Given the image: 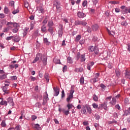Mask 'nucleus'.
I'll return each instance as SVG.
<instances>
[{
	"label": "nucleus",
	"mask_w": 130,
	"mask_h": 130,
	"mask_svg": "<svg viewBox=\"0 0 130 130\" xmlns=\"http://www.w3.org/2000/svg\"><path fill=\"white\" fill-rule=\"evenodd\" d=\"M48 21V19H47V18H45L43 21V25H46V24H47V22Z\"/></svg>",
	"instance_id": "48"
},
{
	"label": "nucleus",
	"mask_w": 130,
	"mask_h": 130,
	"mask_svg": "<svg viewBox=\"0 0 130 130\" xmlns=\"http://www.w3.org/2000/svg\"><path fill=\"white\" fill-rule=\"evenodd\" d=\"M44 78L46 81V82L48 83L49 82V75L47 73H46L45 74Z\"/></svg>",
	"instance_id": "23"
},
{
	"label": "nucleus",
	"mask_w": 130,
	"mask_h": 130,
	"mask_svg": "<svg viewBox=\"0 0 130 130\" xmlns=\"http://www.w3.org/2000/svg\"><path fill=\"white\" fill-rule=\"evenodd\" d=\"M48 100H49V99L48 98V94L47 93V92H46L44 93L42 105L44 106V105H46V103H47V101H48Z\"/></svg>",
	"instance_id": "4"
},
{
	"label": "nucleus",
	"mask_w": 130,
	"mask_h": 130,
	"mask_svg": "<svg viewBox=\"0 0 130 130\" xmlns=\"http://www.w3.org/2000/svg\"><path fill=\"white\" fill-rule=\"evenodd\" d=\"M108 34L110 35H112V36H113L115 35V33L113 31H110L109 30H108Z\"/></svg>",
	"instance_id": "46"
},
{
	"label": "nucleus",
	"mask_w": 130,
	"mask_h": 130,
	"mask_svg": "<svg viewBox=\"0 0 130 130\" xmlns=\"http://www.w3.org/2000/svg\"><path fill=\"white\" fill-rule=\"evenodd\" d=\"M87 4H88V2H87V1H84L83 3H82L83 7H85V6H87Z\"/></svg>",
	"instance_id": "64"
},
{
	"label": "nucleus",
	"mask_w": 130,
	"mask_h": 130,
	"mask_svg": "<svg viewBox=\"0 0 130 130\" xmlns=\"http://www.w3.org/2000/svg\"><path fill=\"white\" fill-rule=\"evenodd\" d=\"M39 59L42 61L44 66H46L47 64V57L45 55H43L39 53L37 54L36 58L32 61V63L37 62Z\"/></svg>",
	"instance_id": "1"
},
{
	"label": "nucleus",
	"mask_w": 130,
	"mask_h": 130,
	"mask_svg": "<svg viewBox=\"0 0 130 130\" xmlns=\"http://www.w3.org/2000/svg\"><path fill=\"white\" fill-rule=\"evenodd\" d=\"M19 12H20V11L18 9H17L16 10H14L12 12V14H13V15H16V14H18V13H19Z\"/></svg>",
	"instance_id": "41"
},
{
	"label": "nucleus",
	"mask_w": 130,
	"mask_h": 130,
	"mask_svg": "<svg viewBox=\"0 0 130 130\" xmlns=\"http://www.w3.org/2000/svg\"><path fill=\"white\" fill-rule=\"evenodd\" d=\"M75 92V90L72 89L71 90H70V95L71 96H73V94H74V92Z\"/></svg>",
	"instance_id": "59"
},
{
	"label": "nucleus",
	"mask_w": 130,
	"mask_h": 130,
	"mask_svg": "<svg viewBox=\"0 0 130 130\" xmlns=\"http://www.w3.org/2000/svg\"><path fill=\"white\" fill-rule=\"evenodd\" d=\"M81 37H82V36H81L80 35H78L75 38V41H76V42H79V41H80V39H81Z\"/></svg>",
	"instance_id": "28"
},
{
	"label": "nucleus",
	"mask_w": 130,
	"mask_h": 130,
	"mask_svg": "<svg viewBox=\"0 0 130 130\" xmlns=\"http://www.w3.org/2000/svg\"><path fill=\"white\" fill-rule=\"evenodd\" d=\"M31 125L32 126V128H34V129H36V130L41 129V127L40 126V125H39V124L38 123L35 124L34 123H32L31 124Z\"/></svg>",
	"instance_id": "7"
},
{
	"label": "nucleus",
	"mask_w": 130,
	"mask_h": 130,
	"mask_svg": "<svg viewBox=\"0 0 130 130\" xmlns=\"http://www.w3.org/2000/svg\"><path fill=\"white\" fill-rule=\"evenodd\" d=\"M91 28L93 31H96L98 30V28H99V26H98L97 24H94L91 26Z\"/></svg>",
	"instance_id": "21"
},
{
	"label": "nucleus",
	"mask_w": 130,
	"mask_h": 130,
	"mask_svg": "<svg viewBox=\"0 0 130 130\" xmlns=\"http://www.w3.org/2000/svg\"><path fill=\"white\" fill-rule=\"evenodd\" d=\"M92 99L94 100V101L97 102V101H98V96L96 95V94H94L92 96Z\"/></svg>",
	"instance_id": "36"
},
{
	"label": "nucleus",
	"mask_w": 130,
	"mask_h": 130,
	"mask_svg": "<svg viewBox=\"0 0 130 130\" xmlns=\"http://www.w3.org/2000/svg\"><path fill=\"white\" fill-rule=\"evenodd\" d=\"M17 23L16 22H8L6 24V26H8L9 29H13V27L11 26H13V27H17Z\"/></svg>",
	"instance_id": "6"
},
{
	"label": "nucleus",
	"mask_w": 130,
	"mask_h": 130,
	"mask_svg": "<svg viewBox=\"0 0 130 130\" xmlns=\"http://www.w3.org/2000/svg\"><path fill=\"white\" fill-rule=\"evenodd\" d=\"M39 13H41L42 14H44V9L42 7H39L38 9Z\"/></svg>",
	"instance_id": "30"
},
{
	"label": "nucleus",
	"mask_w": 130,
	"mask_h": 130,
	"mask_svg": "<svg viewBox=\"0 0 130 130\" xmlns=\"http://www.w3.org/2000/svg\"><path fill=\"white\" fill-rule=\"evenodd\" d=\"M105 15L107 16V17H109L110 15V12L107 11L105 13Z\"/></svg>",
	"instance_id": "57"
},
{
	"label": "nucleus",
	"mask_w": 130,
	"mask_h": 130,
	"mask_svg": "<svg viewBox=\"0 0 130 130\" xmlns=\"http://www.w3.org/2000/svg\"><path fill=\"white\" fill-rule=\"evenodd\" d=\"M86 108H87V110L88 113L89 114H91V113H92V109H91V107H87Z\"/></svg>",
	"instance_id": "43"
},
{
	"label": "nucleus",
	"mask_w": 130,
	"mask_h": 130,
	"mask_svg": "<svg viewBox=\"0 0 130 130\" xmlns=\"http://www.w3.org/2000/svg\"><path fill=\"white\" fill-rule=\"evenodd\" d=\"M15 128L16 130H20L21 129V126L20 125H17L15 126Z\"/></svg>",
	"instance_id": "60"
},
{
	"label": "nucleus",
	"mask_w": 130,
	"mask_h": 130,
	"mask_svg": "<svg viewBox=\"0 0 130 130\" xmlns=\"http://www.w3.org/2000/svg\"><path fill=\"white\" fill-rule=\"evenodd\" d=\"M127 13H129L130 14V8L128 9L127 7H126L124 10H122V14H127Z\"/></svg>",
	"instance_id": "14"
},
{
	"label": "nucleus",
	"mask_w": 130,
	"mask_h": 130,
	"mask_svg": "<svg viewBox=\"0 0 130 130\" xmlns=\"http://www.w3.org/2000/svg\"><path fill=\"white\" fill-rule=\"evenodd\" d=\"M35 119H37V116H36V115H32L31 116V120L32 121H34V120H35Z\"/></svg>",
	"instance_id": "53"
},
{
	"label": "nucleus",
	"mask_w": 130,
	"mask_h": 130,
	"mask_svg": "<svg viewBox=\"0 0 130 130\" xmlns=\"http://www.w3.org/2000/svg\"><path fill=\"white\" fill-rule=\"evenodd\" d=\"M88 51L89 52H94L95 54H98V52H99V50L98 49V47L97 46H90L88 47Z\"/></svg>",
	"instance_id": "3"
},
{
	"label": "nucleus",
	"mask_w": 130,
	"mask_h": 130,
	"mask_svg": "<svg viewBox=\"0 0 130 130\" xmlns=\"http://www.w3.org/2000/svg\"><path fill=\"white\" fill-rule=\"evenodd\" d=\"M42 32H45L46 31V25H43L41 27Z\"/></svg>",
	"instance_id": "37"
},
{
	"label": "nucleus",
	"mask_w": 130,
	"mask_h": 130,
	"mask_svg": "<svg viewBox=\"0 0 130 130\" xmlns=\"http://www.w3.org/2000/svg\"><path fill=\"white\" fill-rule=\"evenodd\" d=\"M115 74L117 77H119V76H120V72L118 70H116Z\"/></svg>",
	"instance_id": "45"
},
{
	"label": "nucleus",
	"mask_w": 130,
	"mask_h": 130,
	"mask_svg": "<svg viewBox=\"0 0 130 130\" xmlns=\"http://www.w3.org/2000/svg\"><path fill=\"white\" fill-rule=\"evenodd\" d=\"M67 107L68 109V110L70 111V109H72L73 108V107H74V105H73V104L68 103V104L67 105Z\"/></svg>",
	"instance_id": "22"
},
{
	"label": "nucleus",
	"mask_w": 130,
	"mask_h": 130,
	"mask_svg": "<svg viewBox=\"0 0 130 130\" xmlns=\"http://www.w3.org/2000/svg\"><path fill=\"white\" fill-rule=\"evenodd\" d=\"M81 25H82V26H86V25H87V22L85 21H81Z\"/></svg>",
	"instance_id": "54"
},
{
	"label": "nucleus",
	"mask_w": 130,
	"mask_h": 130,
	"mask_svg": "<svg viewBox=\"0 0 130 130\" xmlns=\"http://www.w3.org/2000/svg\"><path fill=\"white\" fill-rule=\"evenodd\" d=\"M87 31L88 33H91V32H92V29H91V27L88 26V27H87Z\"/></svg>",
	"instance_id": "61"
},
{
	"label": "nucleus",
	"mask_w": 130,
	"mask_h": 130,
	"mask_svg": "<svg viewBox=\"0 0 130 130\" xmlns=\"http://www.w3.org/2000/svg\"><path fill=\"white\" fill-rule=\"evenodd\" d=\"M111 98H112V96H109L106 99V102H107L108 101H110L111 100Z\"/></svg>",
	"instance_id": "62"
},
{
	"label": "nucleus",
	"mask_w": 130,
	"mask_h": 130,
	"mask_svg": "<svg viewBox=\"0 0 130 130\" xmlns=\"http://www.w3.org/2000/svg\"><path fill=\"white\" fill-rule=\"evenodd\" d=\"M66 94H64V90H62L61 91V98H64Z\"/></svg>",
	"instance_id": "56"
},
{
	"label": "nucleus",
	"mask_w": 130,
	"mask_h": 130,
	"mask_svg": "<svg viewBox=\"0 0 130 130\" xmlns=\"http://www.w3.org/2000/svg\"><path fill=\"white\" fill-rule=\"evenodd\" d=\"M103 107L105 110H107V102L104 103Z\"/></svg>",
	"instance_id": "42"
},
{
	"label": "nucleus",
	"mask_w": 130,
	"mask_h": 130,
	"mask_svg": "<svg viewBox=\"0 0 130 130\" xmlns=\"http://www.w3.org/2000/svg\"><path fill=\"white\" fill-rule=\"evenodd\" d=\"M12 81H16L17 80V76H13L11 77Z\"/></svg>",
	"instance_id": "55"
},
{
	"label": "nucleus",
	"mask_w": 130,
	"mask_h": 130,
	"mask_svg": "<svg viewBox=\"0 0 130 130\" xmlns=\"http://www.w3.org/2000/svg\"><path fill=\"white\" fill-rule=\"evenodd\" d=\"M5 14L0 13V18H1V19H4V18H5Z\"/></svg>",
	"instance_id": "63"
},
{
	"label": "nucleus",
	"mask_w": 130,
	"mask_h": 130,
	"mask_svg": "<svg viewBox=\"0 0 130 130\" xmlns=\"http://www.w3.org/2000/svg\"><path fill=\"white\" fill-rule=\"evenodd\" d=\"M68 62L69 63H73V58L71 57H68L67 58Z\"/></svg>",
	"instance_id": "35"
},
{
	"label": "nucleus",
	"mask_w": 130,
	"mask_h": 130,
	"mask_svg": "<svg viewBox=\"0 0 130 130\" xmlns=\"http://www.w3.org/2000/svg\"><path fill=\"white\" fill-rule=\"evenodd\" d=\"M121 25L124 27H126L127 26V22L126 21H123L121 22Z\"/></svg>",
	"instance_id": "34"
},
{
	"label": "nucleus",
	"mask_w": 130,
	"mask_h": 130,
	"mask_svg": "<svg viewBox=\"0 0 130 130\" xmlns=\"http://www.w3.org/2000/svg\"><path fill=\"white\" fill-rule=\"evenodd\" d=\"M54 90V96H58L59 94V89L58 87H53Z\"/></svg>",
	"instance_id": "8"
},
{
	"label": "nucleus",
	"mask_w": 130,
	"mask_h": 130,
	"mask_svg": "<svg viewBox=\"0 0 130 130\" xmlns=\"http://www.w3.org/2000/svg\"><path fill=\"white\" fill-rule=\"evenodd\" d=\"M130 112L129 110H126L124 111V113L123 114V116H127L128 114H129Z\"/></svg>",
	"instance_id": "33"
},
{
	"label": "nucleus",
	"mask_w": 130,
	"mask_h": 130,
	"mask_svg": "<svg viewBox=\"0 0 130 130\" xmlns=\"http://www.w3.org/2000/svg\"><path fill=\"white\" fill-rule=\"evenodd\" d=\"M84 77H81L80 79V83L81 84V85H83L84 84Z\"/></svg>",
	"instance_id": "50"
},
{
	"label": "nucleus",
	"mask_w": 130,
	"mask_h": 130,
	"mask_svg": "<svg viewBox=\"0 0 130 130\" xmlns=\"http://www.w3.org/2000/svg\"><path fill=\"white\" fill-rule=\"evenodd\" d=\"M92 107H93L95 109H97V108H98V104L96 103H93Z\"/></svg>",
	"instance_id": "51"
},
{
	"label": "nucleus",
	"mask_w": 130,
	"mask_h": 130,
	"mask_svg": "<svg viewBox=\"0 0 130 130\" xmlns=\"http://www.w3.org/2000/svg\"><path fill=\"white\" fill-rule=\"evenodd\" d=\"M0 105H4L5 106H7V105H8V102H7L6 101H4L3 99L1 98Z\"/></svg>",
	"instance_id": "11"
},
{
	"label": "nucleus",
	"mask_w": 130,
	"mask_h": 130,
	"mask_svg": "<svg viewBox=\"0 0 130 130\" xmlns=\"http://www.w3.org/2000/svg\"><path fill=\"white\" fill-rule=\"evenodd\" d=\"M9 29H11V28H10L8 27H5V28H3V32L4 33H6V32H8L9 31Z\"/></svg>",
	"instance_id": "47"
},
{
	"label": "nucleus",
	"mask_w": 130,
	"mask_h": 130,
	"mask_svg": "<svg viewBox=\"0 0 130 130\" xmlns=\"http://www.w3.org/2000/svg\"><path fill=\"white\" fill-rule=\"evenodd\" d=\"M53 6L56 8V11L57 13H60L61 12V7H60V3L58 1H54Z\"/></svg>",
	"instance_id": "2"
},
{
	"label": "nucleus",
	"mask_w": 130,
	"mask_h": 130,
	"mask_svg": "<svg viewBox=\"0 0 130 130\" xmlns=\"http://www.w3.org/2000/svg\"><path fill=\"white\" fill-rule=\"evenodd\" d=\"M77 17H78V18H84L85 17V14H84V13L82 12H80L79 11L77 13Z\"/></svg>",
	"instance_id": "13"
},
{
	"label": "nucleus",
	"mask_w": 130,
	"mask_h": 130,
	"mask_svg": "<svg viewBox=\"0 0 130 130\" xmlns=\"http://www.w3.org/2000/svg\"><path fill=\"white\" fill-rule=\"evenodd\" d=\"M28 30H29L28 27H25L24 29H23V37H25V36L27 35L28 33Z\"/></svg>",
	"instance_id": "19"
},
{
	"label": "nucleus",
	"mask_w": 130,
	"mask_h": 130,
	"mask_svg": "<svg viewBox=\"0 0 130 130\" xmlns=\"http://www.w3.org/2000/svg\"><path fill=\"white\" fill-rule=\"evenodd\" d=\"M62 112L65 114V115H69L70 114V111L67 110L66 111V109H62Z\"/></svg>",
	"instance_id": "25"
},
{
	"label": "nucleus",
	"mask_w": 130,
	"mask_h": 130,
	"mask_svg": "<svg viewBox=\"0 0 130 130\" xmlns=\"http://www.w3.org/2000/svg\"><path fill=\"white\" fill-rule=\"evenodd\" d=\"M53 61L54 63H56V64L59 63V64H60V63H61L60 62V60H59V59H57L56 58H54L53 59Z\"/></svg>",
	"instance_id": "26"
},
{
	"label": "nucleus",
	"mask_w": 130,
	"mask_h": 130,
	"mask_svg": "<svg viewBox=\"0 0 130 130\" xmlns=\"http://www.w3.org/2000/svg\"><path fill=\"white\" fill-rule=\"evenodd\" d=\"M74 98L73 95H71L69 94V95L67 98L66 101L68 102V103H70V102H72V99Z\"/></svg>",
	"instance_id": "18"
},
{
	"label": "nucleus",
	"mask_w": 130,
	"mask_h": 130,
	"mask_svg": "<svg viewBox=\"0 0 130 130\" xmlns=\"http://www.w3.org/2000/svg\"><path fill=\"white\" fill-rule=\"evenodd\" d=\"M1 125L2 127H6V126H7V123H6V120H2Z\"/></svg>",
	"instance_id": "29"
},
{
	"label": "nucleus",
	"mask_w": 130,
	"mask_h": 130,
	"mask_svg": "<svg viewBox=\"0 0 130 130\" xmlns=\"http://www.w3.org/2000/svg\"><path fill=\"white\" fill-rule=\"evenodd\" d=\"M100 74L96 73L94 76V78H92L91 80L93 81V83H96L98 81V78H99Z\"/></svg>",
	"instance_id": "9"
},
{
	"label": "nucleus",
	"mask_w": 130,
	"mask_h": 130,
	"mask_svg": "<svg viewBox=\"0 0 130 130\" xmlns=\"http://www.w3.org/2000/svg\"><path fill=\"white\" fill-rule=\"evenodd\" d=\"M86 60V56L85 55H81V61H85Z\"/></svg>",
	"instance_id": "40"
},
{
	"label": "nucleus",
	"mask_w": 130,
	"mask_h": 130,
	"mask_svg": "<svg viewBox=\"0 0 130 130\" xmlns=\"http://www.w3.org/2000/svg\"><path fill=\"white\" fill-rule=\"evenodd\" d=\"M109 104L111 105H115V104H116V99H115V98H113L112 100L110 102Z\"/></svg>",
	"instance_id": "20"
},
{
	"label": "nucleus",
	"mask_w": 130,
	"mask_h": 130,
	"mask_svg": "<svg viewBox=\"0 0 130 130\" xmlns=\"http://www.w3.org/2000/svg\"><path fill=\"white\" fill-rule=\"evenodd\" d=\"M95 118L96 120H99L100 119V116L98 114H95Z\"/></svg>",
	"instance_id": "58"
},
{
	"label": "nucleus",
	"mask_w": 130,
	"mask_h": 130,
	"mask_svg": "<svg viewBox=\"0 0 130 130\" xmlns=\"http://www.w3.org/2000/svg\"><path fill=\"white\" fill-rule=\"evenodd\" d=\"M83 69L82 68H76L75 70V72H76V73H79H79H83Z\"/></svg>",
	"instance_id": "27"
},
{
	"label": "nucleus",
	"mask_w": 130,
	"mask_h": 130,
	"mask_svg": "<svg viewBox=\"0 0 130 130\" xmlns=\"http://www.w3.org/2000/svg\"><path fill=\"white\" fill-rule=\"evenodd\" d=\"M14 28H12V30L13 33H18V31H19V29L18 27H19V24L17 23L16 26H13Z\"/></svg>",
	"instance_id": "12"
},
{
	"label": "nucleus",
	"mask_w": 130,
	"mask_h": 130,
	"mask_svg": "<svg viewBox=\"0 0 130 130\" xmlns=\"http://www.w3.org/2000/svg\"><path fill=\"white\" fill-rule=\"evenodd\" d=\"M59 37H61L62 36L63 32H62V25H61V28L58 31Z\"/></svg>",
	"instance_id": "17"
},
{
	"label": "nucleus",
	"mask_w": 130,
	"mask_h": 130,
	"mask_svg": "<svg viewBox=\"0 0 130 130\" xmlns=\"http://www.w3.org/2000/svg\"><path fill=\"white\" fill-rule=\"evenodd\" d=\"M41 103H36L35 104V107H37L38 108H41Z\"/></svg>",
	"instance_id": "38"
},
{
	"label": "nucleus",
	"mask_w": 130,
	"mask_h": 130,
	"mask_svg": "<svg viewBox=\"0 0 130 130\" xmlns=\"http://www.w3.org/2000/svg\"><path fill=\"white\" fill-rule=\"evenodd\" d=\"M111 54V53L110 52V51H105L103 53V55L104 58H105V59H109V58H110Z\"/></svg>",
	"instance_id": "5"
},
{
	"label": "nucleus",
	"mask_w": 130,
	"mask_h": 130,
	"mask_svg": "<svg viewBox=\"0 0 130 130\" xmlns=\"http://www.w3.org/2000/svg\"><path fill=\"white\" fill-rule=\"evenodd\" d=\"M48 31L51 34H53V28L52 27H49Z\"/></svg>",
	"instance_id": "44"
},
{
	"label": "nucleus",
	"mask_w": 130,
	"mask_h": 130,
	"mask_svg": "<svg viewBox=\"0 0 130 130\" xmlns=\"http://www.w3.org/2000/svg\"><path fill=\"white\" fill-rule=\"evenodd\" d=\"M4 13L8 15L9 14V8L7 7H5L4 8Z\"/></svg>",
	"instance_id": "39"
},
{
	"label": "nucleus",
	"mask_w": 130,
	"mask_h": 130,
	"mask_svg": "<svg viewBox=\"0 0 130 130\" xmlns=\"http://www.w3.org/2000/svg\"><path fill=\"white\" fill-rule=\"evenodd\" d=\"M81 21L76 20L75 22V25H76V26H78V25H81Z\"/></svg>",
	"instance_id": "49"
},
{
	"label": "nucleus",
	"mask_w": 130,
	"mask_h": 130,
	"mask_svg": "<svg viewBox=\"0 0 130 130\" xmlns=\"http://www.w3.org/2000/svg\"><path fill=\"white\" fill-rule=\"evenodd\" d=\"M14 40L16 42H19L21 40V38L19 36H15L14 37Z\"/></svg>",
	"instance_id": "24"
},
{
	"label": "nucleus",
	"mask_w": 130,
	"mask_h": 130,
	"mask_svg": "<svg viewBox=\"0 0 130 130\" xmlns=\"http://www.w3.org/2000/svg\"><path fill=\"white\" fill-rule=\"evenodd\" d=\"M2 90L3 92H4V95L5 94H9V90L8 89V87L7 86H4L2 87Z\"/></svg>",
	"instance_id": "16"
},
{
	"label": "nucleus",
	"mask_w": 130,
	"mask_h": 130,
	"mask_svg": "<svg viewBox=\"0 0 130 130\" xmlns=\"http://www.w3.org/2000/svg\"><path fill=\"white\" fill-rule=\"evenodd\" d=\"M93 66H94V62H93V61L89 62L87 64V70H88V71H90L91 67H93Z\"/></svg>",
	"instance_id": "15"
},
{
	"label": "nucleus",
	"mask_w": 130,
	"mask_h": 130,
	"mask_svg": "<svg viewBox=\"0 0 130 130\" xmlns=\"http://www.w3.org/2000/svg\"><path fill=\"white\" fill-rule=\"evenodd\" d=\"M7 78V76L6 75H3L2 76H0V79L1 80H4V79H6Z\"/></svg>",
	"instance_id": "52"
},
{
	"label": "nucleus",
	"mask_w": 130,
	"mask_h": 130,
	"mask_svg": "<svg viewBox=\"0 0 130 130\" xmlns=\"http://www.w3.org/2000/svg\"><path fill=\"white\" fill-rule=\"evenodd\" d=\"M9 103L10 105H12V106H14V101L13 100V98H9L7 99V103Z\"/></svg>",
	"instance_id": "10"
},
{
	"label": "nucleus",
	"mask_w": 130,
	"mask_h": 130,
	"mask_svg": "<svg viewBox=\"0 0 130 130\" xmlns=\"http://www.w3.org/2000/svg\"><path fill=\"white\" fill-rule=\"evenodd\" d=\"M44 43L46 44V45H49V44H50V42L48 41V39H47V38L44 39Z\"/></svg>",
	"instance_id": "31"
},
{
	"label": "nucleus",
	"mask_w": 130,
	"mask_h": 130,
	"mask_svg": "<svg viewBox=\"0 0 130 130\" xmlns=\"http://www.w3.org/2000/svg\"><path fill=\"white\" fill-rule=\"evenodd\" d=\"M48 27H52V26H53V21H49L48 23Z\"/></svg>",
	"instance_id": "32"
}]
</instances>
